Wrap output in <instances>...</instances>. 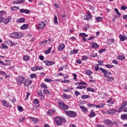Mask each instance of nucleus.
Segmentation results:
<instances>
[{
	"mask_svg": "<svg viewBox=\"0 0 127 127\" xmlns=\"http://www.w3.org/2000/svg\"><path fill=\"white\" fill-rule=\"evenodd\" d=\"M45 82H47L48 83H50V82H53V80L51 79V78H46L45 79Z\"/></svg>",
	"mask_w": 127,
	"mask_h": 127,
	"instance_id": "603ef678",
	"label": "nucleus"
},
{
	"mask_svg": "<svg viewBox=\"0 0 127 127\" xmlns=\"http://www.w3.org/2000/svg\"><path fill=\"white\" fill-rule=\"evenodd\" d=\"M17 22L19 23H23L25 22V19L24 18H19L17 20Z\"/></svg>",
	"mask_w": 127,
	"mask_h": 127,
	"instance_id": "b1692460",
	"label": "nucleus"
},
{
	"mask_svg": "<svg viewBox=\"0 0 127 127\" xmlns=\"http://www.w3.org/2000/svg\"><path fill=\"white\" fill-rule=\"evenodd\" d=\"M32 84V81L29 79H26L24 82V86L25 87H28L29 85H31Z\"/></svg>",
	"mask_w": 127,
	"mask_h": 127,
	"instance_id": "ddd939ff",
	"label": "nucleus"
},
{
	"mask_svg": "<svg viewBox=\"0 0 127 127\" xmlns=\"http://www.w3.org/2000/svg\"><path fill=\"white\" fill-rule=\"evenodd\" d=\"M1 47H2V48H4L5 49H7V48H8V47H7L6 45L4 44H1Z\"/></svg>",
	"mask_w": 127,
	"mask_h": 127,
	"instance_id": "13d9d810",
	"label": "nucleus"
},
{
	"mask_svg": "<svg viewBox=\"0 0 127 127\" xmlns=\"http://www.w3.org/2000/svg\"><path fill=\"white\" fill-rule=\"evenodd\" d=\"M27 26H28V25H27V24H24L21 27V29H22V30H24L25 29H26L27 28Z\"/></svg>",
	"mask_w": 127,
	"mask_h": 127,
	"instance_id": "473e14b6",
	"label": "nucleus"
},
{
	"mask_svg": "<svg viewBox=\"0 0 127 127\" xmlns=\"http://www.w3.org/2000/svg\"><path fill=\"white\" fill-rule=\"evenodd\" d=\"M78 85H85V86H87L88 85L86 82L84 81H81L80 82H77Z\"/></svg>",
	"mask_w": 127,
	"mask_h": 127,
	"instance_id": "09e8293b",
	"label": "nucleus"
},
{
	"mask_svg": "<svg viewBox=\"0 0 127 127\" xmlns=\"http://www.w3.org/2000/svg\"><path fill=\"white\" fill-rule=\"evenodd\" d=\"M6 14V12L4 10H1L0 11V17H2L3 15H5Z\"/></svg>",
	"mask_w": 127,
	"mask_h": 127,
	"instance_id": "c756f323",
	"label": "nucleus"
},
{
	"mask_svg": "<svg viewBox=\"0 0 127 127\" xmlns=\"http://www.w3.org/2000/svg\"><path fill=\"white\" fill-rule=\"evenodd\" d=\"M98 63L100 65V66H103V64H104L103 61H98Z\"/></svg>",
	"mask_w": 127,
	"mask_h": 127,
	"instance_id": "0e129e2a",
	"label": "nucleus"
},
{
	"mask_svg": "<svg viewBox=\"0 0 127 127\" xmlns=\"http://www.w3.org/2000/svg\"><path fill=\"white\" fill-rule=\"evenodd\" d=\"M127 105V101H124L123 103H122L121 106L119 107V111H118V113H121L122 111H123V109H125Z\"/></svg>",
	"mask_w": 127,
	"mask_h": 127,
	"instance_id": "1a4fd4ad",
	"label": "nucleus"
},
{
	"mask_svg": "<svg viewBox=\"0 0 127 127\" xmlns=\"http://www.w3.org/2000/svg\"><path fill=\"white\" fill-rule=\"evenodd\" d=\"M74 94L75 95V96H79V95H81V93H80V92H79V91H75L74 92Z\"/></svg>",
	"mask_w": 127,
	"mask_h": 127,
	"instance_id": "69168bd1",
	"label": "nucleus"
},
{
	"mask_svg": "<svg viewBox=\"0 0 127 127\" xmlns=\"http://www.w3.org/2000/svg\"><path fill=\"white\" fill-rule=\"evenodd\" d=\"M18 9H19V7L18 6H13L11 7L12 11H15V10H18Z\"/></svg>",
	"mask_w": 127,
	"mask_h": 127,
	"instance_id": "4c0bfd02",
	"label": "nucleus"
},
{
	"mask_svg": "<svg viewBox=\"0 0 127 127\" xmlns=\"http://www.w3.org/2000/svg\"><path fill=\"white\" fill-rule=\"evenodd\" d=\"M72 96L71 95H68L66 93H64L63 95V99H64V100H66L67 99H70Z\"/></svg>",
	"mask_w": 127,
	"mask_h": 127,
	"instance_id": "4be33fe9",
	"label": "nucleus"
},
{
	"mask_svg": "<svg viewBox=\"0 0 127 127\" xmlns=\"http://www.w3.org/2000/svg\"><path fill=\"white\" fill-rule=\"evenodd\" d=\"M11 20V17L10 16L8 17L7 18L4 19V20L3 21L4 24H7Z\"/></svg>",
	"mask_w": 127,
	"mask_h": 127,
	"instance_id": "6ab92c4d",
	"label": "nucleus"
},
{
	"mask_svg": "<svg viewBox=\"0 0 127 127\" xmlns=\"http://www.w3.org/2000/svg\"><path fill=\"white\" fill-rule=\"evenodd\" d=\"M33 104H34V105H38V104H39V100L37 99H34L33 101Z\"/></svg>",
	"mask_w": 127,
	"mask_h": 127,
	"instance_id": "37998d69",
	"label": "nucleus"
},
{
	"mask_svg": "<svg viewBox=\"0 0 127 127\" xmlns=\"http://www.w3.org/2000/svg\"><path fill=\"white\" fill-rule=\"evenodd\" d=\"M73 80L74 81H77V74L76 73H73Z\"/></svg>",
	"mask_w": 127,
	"mask_h": 127,
	"instance_id": "680f3d73",
	"label": "nucleus"
},
{
	"mask_svg": "<svg viewBox=\"0 0 127 127\" xmlns=\"http://www.w3.org/2000/svg\"><path fill=\"white\" fill-rule=\"evenodd\" d=\"M119 38L120 39L121 41H125V36H123V35H120Z\"/></svg>",
	"mask_w": 127,
	"mask_h": 127,
	"instance_id": "a18cd8bd",
	"label": "nucleus"
},
{
	"mask_svg": "<svg viewBox=\"0 0 127 127\" xmlns=\"http://www.w3.org/2000/svg\"><path fill=\"white\" fill-rule=\"evenodd\" d=\"M20 12L21 13H25L26 14H28V13H30V10L27 9L22 8L20 9Z\"/></svg>",
	"mask_w": 127,
	"mask_h": 127,
	"instance_id": "4468645a",
	"label": "nucleus"
},
{
	"mask_svg": "<svg viewBox=\"0 0 127 127\" xmlns=\"http://www.w3.org/2000/svg\"><path fill=\"white\" fill-rule=\"evenodd\" d=\"M31 70H32V71H37V66L31 67Z\"/></svg>",
	"mask_w": 127,
	"mask_h": 127,
	"instance_id": "4d7b16f0",
	"label": "nucleus"
},
{
	"mask_svg": "<svg viewBox=\"0 0 127 127\" xmlns=\"http://www.w3.org/2000/svg\"><path fill=\"white\" fill-rule=\"evenodd\" d=\"M118 59H119V60H124L126 59V57H125V56H119Z\"/></svg>",
	"mask_w": 127,
	"mask_h": 127,
	"instance_id": "58836bf2",
	"label": "nucleus"
},
{
	"mask_svg": "<svg viewBox=\"0 0 127 127\" xmlns=\"http://www.w3.org/2000/svg\"><path fill=\"white\" fill-rule=\"evenodd\" d=\"M100 70L101 72L103 74L104 77H108L112 74L111 72H108V70L105 69L102 67L100 68Z\"/></svg>",
	"mask_w": 127,
	"mask_h": 127,
	"instance_id": "0eeeda50",
	"label": "nucleus"
},
{
	"mask_svg": "<svg viewBox=\"0 0 127 127\" xmlns=\"http://www.w3.org/2000/svg\"><path fill=\"white\" fill-rule=\"evenodd\" d=\"M40 86L41 88H42L43 89H47V85L44 83H42V84H41Z\"/></svg>",
	"mask_w": 127,
	"mask_h": 127,
	"instance_id": "c9c22d12",
	"label": "nucleus"
},
{
	"mask_svg": "<svg viewBox=\"0 0 127 127\" xmlns=\"http://www.w3.org/2000/svg\"><path fill=\"white\" fill-rule=\"evenodd\" d=\"M122 120H127V114H124L121 116Z\"/></svg>",
	"mask_w": 127,
	"mask_h": 127,
	"instance_id": "c03bdc74",
	"label": "nucleus"
},
{
	"mask_svg": "<svg viewBox=\"0 0 127 127\" xmlns=\"http://www.w3.org/2000/svg\"><path fill=\"white\" fill-rule=\"evenodd\" d=\"M79 36H81V37L85 38V37H88V35L85 34V33H80L79 34Z\"/></svg>",
	"mask_w": 127,
	"mask_h": 127,
	"instance_id": "2f4dec72",
	"label": "nucleus"
},
{
	"mask_svg": "<svg viewBox=\"0 0 127 127\" xmlns=\"http://www.w3.org/2000/svg\"><path fill=\"white\" fill-rule=\"evenodd\" d=\"M45 26H46V21H43L40 22L37 27H38V30H42Z\"/></svg>",
	"mask_w": 127,
	"mask_h": 127,
	"instance_id": "423d86ee",
	"label": "nucleus"
},
{
	"mask_svg": "<svg viewBox=\"0 0 127 127\" xmlns=\"http://www.w3.org/2000/svg\"><path fill=\"white\" fill-rule=\"evenodd\" d=\"M65 49V44L64 43H61L58 47V50L59 51H63V49Z\"/></svg>",
	"mask_w": 127,
	"mask_h": 127,
	"instance_id": "f3484780",
	"label": "nucleus"
},
{
	"mask_svg": "<svg viewBox=\"0 0 127 127\" xmlns=\"http://www.w3.org/2000/svg\"><path fill=\"white\" fill-rule=\"evenodd\" d=\"M51 50H52V47H50L47 51H45V54H49L51 52Z\"/></svg>",
	"mask_w": 127,
	"mask_h": 127,
	"instance_id": "e433bc0d",
	"label": "nucleus"
},
{
	"mask_svg": "<svg viewBox=\"0 0 127 127\" xmlns=\"http://www.w3.org/2000/svg\"><path fill=\"white\" fill-rule=\"evenodd\" d=\"M6 44H7L8 45H9V46H15V45H17V42H12L11 41L9 40L7 41L6 42Z\"/></svg>",
	"mask_w": 127,
	"mask_h": 127,
	"instance_id": "2eb2a0df",
	"label": "nucleus"
},
{
	"mask_svg": "<svg viewBox=\"0 0 127 127\" xmlns=\"http://www.w3.org/2000/svg\"><path fill=\"white\" fill-rule=\"evenodd\" d=\"M1 103H2V105L4 106V107H7V108H11V107H12L11 105L9 104V103H7L6 101L5 100L1 101Z\"/></svg>",
	"mask_w": 127,
	"mask_h": 127,
	"instance_id": "f8f14e48",
	"label": "nucleus"
},
{
	"mask_svg": "<svg viewBox=\"0 0 127 127\" xmlns=\"http://www.w3.org/2000/svg\"><path fill=\"white\" fill-rule=\"evenodd\" d=\"M54 24H58V21H57V15L55 16L54 20Z\"/></svg>",
	"mask_w": 127,
	"mask_h": 127,
	"instance_id": "ea45409f",
	"label": "nucleus"
},
{
	"mask_svg": "<svg viewBox=\"0 0 127 127\" xmlns=\"http://www.w3.org/2000/svg\"><path fill=\"white\" fill-rule=\"evenodd\" d=\"M86 75H88V76H91V74H92V71H91V70H87L86 71Z\"/></svg>",
	"mask_w": 127,
	"mask_h": 127,
	"instance_id": "6e6d98bb",
	"label": "nucleus"
},
{
	"mask_svg": "<svg viewBox=\"0 0 127 127\" xmlns=\"http://www.w3.org/2000/svg\"><path fill=\"white\" fill-rule=\"evenodd\" d=\"M86 86L83 85H79L76 87V89H79L80 90H82V89H86Z\"/></svg>",
	"mask_w": 127,
	"mask_h": 127,
	"instance_id": "72a5a7b5",
	"label": "nucleus"
},
{
	"mask_svg": "<svg viewBox=\"0 0 127 127\" xmlns=\"http://www.w3.org/2000/svg\"><path fill=\"white\" fill-rule=\"evenodd\" d=\"M43 63H45L46 66H51V65H54V64H55V62L49 61L48 60L44 61Z\"/></svg>",
	"mask_w": 127,
	"mask_h": 127,
	"instance_id": "9b49d317",
	"label": "nucleus"
},
{
	"mask_svg": "<svg viewBox=\"0 0 127 127\" xmlns=\"http://www.w3.org/2000/svg\"><path fill=\"white\" fill-rule=\"evenodd\" d=\"M95 104H91V103H89V104H88V107H89V108H92V107H95Z\"/></svg>",
	"mask_w": 127,
	"mask_h": 127,
	"instance_id": "774afa93",
	"label": "nucleus"
},
{
	"mask_svg": "<svg viewBox=\"0 0 127 127\" xmlns=\"http://www.w3.org/2000/svg\"><path fill=\"white\" fill-rule=\"evenodd\" d=\"M87 91L88 92H92L93 93H95V89L92 88H87Z\"/></svg>",
	"mask_w": 127,
	"mask_h": 127,
	"instance_id": "79ce46f5",
	"label": "nucleus"
},
{
	"mask_svg": "<svg viewBox=\"0 0 127 127\" xmlns=\"http://www.w3.org/2000/svg\"><path fill=\"white\" fill-rule=\"evenodd\" d=\"M89 117L90 118V119L92 118H94V117H96V114L94 112V111L91 110L90 111V114L89 115Z\"/></svg>",
	"mask_w": 127,
	"mask_h": 127,
	"instance_id": "393cba45",
	"label": "nucleus"
},
{
	"mask_svg": "<svg viewBox=\"0 0 127 127\" xmlns=\"http://www.w3.org/2000/svg\"><path fill=\"white\" fill-rule=\"evenodd\" d=\"M25 80V77L23 76H19L16 78V81L18 84V85H21L23 84V82Z\"/></svg>",
	"mask_w": 127,
	"mask_h": 127,
	"instance_id": "39448f33",
	"label": "nucleus"
},
{
	"mask_svg": "<svg viewBox=\"0 0 127 127\" xmlns=\"http://www.w3.org/2000/svg\"><path fill=\"white\" fill-rule=\"evenodd\" d=\"M127 9V7L125 5H122L121 7V9H122V10H126V9Z\"/></svg>",
	"mask_w": 127,
	"mask_h": 127,
	"instance_id": "3c124183",
	"label": "nucleus"
},
{
	"mask_svg": "<svg viewBox=\"0 0 127 127\" xmlns=\"http://www.w3.org/2000/svg\"><path fill=\"white\" fill-rule=\"evenodd\" d=\"M105 51H106V49H102L100 50H99L98 52H99V54H102V53L105 52Z\"/></svg>",
	"mask_w": 127,
	"mask_h": 127,
	"instance_id": "bf43d9fd",
	"label": "nucleus"
},
{
	"mask_svg": "<svg viewBox=\"0 0 127 127\" xmlns=\"http://www.w3.org/2000/svg\"><path fill=\"white\" fill-rule=\"evenodd\" d=\"M23 59L24 61H28L30 59V57L27 55H24L23 56Z\"/></svg>",
	"mask_w": 127,
	"mask_h": 127,
	"instance_id": "c85d7f7f",
	"label": "nucleus"
},
{
	"mask_svg": "<svg viewBox=\"0 0 127 127\" xmlns=\"http://www.w3.org/2000/svg\"><path fill=\"white\" fill-rule=\"evenodd\" d=\"M38 96L39 97H41V100H43V99H45V97H44V95H43V93H42V91L41 90L38 91Z\"/></svg>",
	"mask_w": 127,
	"mask_h": 127,
	"instance_id": "412c9836",
	"label": "nucleus"
},
{
	"mask_svg": "<svg viewBox=\"0 0 127 127\" xmlns=\"http://www.w3.org/2000/svg\"><path fill=\"white\" fill-rule=\"evenodd\" d=\"M95 20L97 21V22H102V20H103V17H97L95 18Z\"/></svg>",
	"mask_w": 127,
	"mask_h": 127,
	"instance_id": "cd10ccee",
	"label": "nucleus"
},
{
	"mask_svg": "<svg viewBox=\"0 0 127 127\" xmlns=\"http://www.w3.org/2000/svg\"><path fill=\"white\" fill-rule=\"evenodd\" d=\"M113 98H111L109 100H108L107 101V103H108V104H111V105H114V103H115V101H113Z\"/></svg>",
	"mask_w": 127,
	"mask_h": 127,
	"instance_id": "7c9ffc66",
	"label": "nucleus"
},
{
	"mask_svg": "<svg viewBox=\"0 0 127 127\" xmlns=\"http://www.w3.org/2000/svg\"><path fill=\"white\" fill-rule=\"evenodd\" d=\"M90 98V96H88L87 95H83L81 96V99H89Z\"/></svg>",
	"mask_w": 127,
	"mask_h": 127,
	"instance_id": "a19ab883",
	"label": "nucleus"
},
{
	"mask_svg": "<svg viewBox=\"0 0 127 127\" xmlns=\"http://www.w3.org/2000/svg\"><path fill=\"white\" fill-rule=\"evenodd\" d=\"M0 74H1V76H3L6 75V73H5V72H3V71H0Z\"/></svg>",
	"mask_w": 127,
	"mask_h": 127,
	"instance_id": "052dcab7",
	"label": "nucleus"
},
{
	"mask_svg": "<svg viewBox=\"0 0 127 127\" xmlns=\"http://www.w3.org/2000/svg\"><path fill=\"white\" fill-rule=\"evenodd\" d=\"M29 96H30V93L29 92L27 93V95L26 96V98L25 100H28V98L29 97Z\"/></svg>",
	"mask_w": 127,
	"mask_h": 127,
	"instance_id": "e2e57ef3",
	"label": "nucleus"
},
{
	"mask_svg": "<svg viewBox=\"0 0 127 127\" xmlns=\"http://www.w3.org/2000/svg\"><path fill=\"white\" fill-rule=\"evenodd\" d=\"M92 44V48L93 49H98L99 47H100V46L97 44L96 42H91Z\"/></svg>",
	"mask_w": 127,
	"mask_h": 127,
	"instance_id": "dca6fc26",
	"label": "nucleus"
},
{
	"mask_svg": "<svg viewBox=\"0 0 127 127\" xmlns=\"http://www.w3.org/2000/svg\"><path fill=\"white\" fill-rule=\"evenodd\" d=\"M50 39H49L48 40H45L42 41V42L40 43L41 45H46V43H50Z\"/></svg>",
	"mask_w": 127,
	"mask_h": 127,
	"instance_id": "5701e85b",
	"label": "nucleus"
},
{
	"mask_svg": "<svg viewBox=\"0 0 127 127\" xmlns=\"http://www.w3.org/2000/svg\"><path fill=\"white\" fill-rule=\"evenodd\" d=\"M29 118L31 119V120H32L34 124H37V123H38V119H37V118H33L31 117H30Z\"/></svg>",
	"mask_w": 127,
	"mask_h": 127,
	"instance_id": "bb28decb",
	"label": "nucleus"
},
{
	"mask_svg": "<svg viewBox=\"0 0 127 127\" xmlns=\"http://www.w3.org/2000/svg\"><path fill=\"white\" fill-rule=\"evenodd\" d=\"M90 18H92V14L88 11L84 16L83 19H84V20H88V19H90Z\"/></svg>",
	"mask_w": 127,
	"mask_h": 127,
	"instance_id": "9d476101",
	"label": "nucleus"
},
{
	"mask_svg": "<svg viewBox=\"0 0 127 127\" xmlns=\"http://www.w3.org/2000/svg\"><path fill=\"white\" fill-rule=\"evenodd\" d=\"M18 110L19 112H23V108L22 106H18Z\"/></svg>",
	"mask_w": 127,
	"mask_h": 127,
	"instance_id": "5fc2aeb1",
	"label": "nucleus"
},
{
	"mask_svg": "<svg viewBox=\"0 0 127 127\" xmlns=\"http://www.w3.org/2000/svg\"><path fill=\"white\" fill-rule=\"evenodd\" d=\"M115 11H116V13H117L118 15H119V17L121 16V14L120 12H119V10L117 9V8H114Z\"/></svg>",
	"mask_w": 127,
	"mask_h": 127,
	"instance_id": "864d4df0",
	"label": "nucleus"
},
{
	"mask_svg": "<svg viewBox=\"0 0 127 127\" xmlns=\"http://www.w3.org/2000/svg\"><path fill=\"white\" fill-rule=\"evenodd\" d=\"M54 120L57 126H62L63 123H66V119L61 117H55Z\"/></svg>",
	"mask_w": 127,
	"mask_h": 127,
	"instance_id": "f257e3e1",
	"label": "nucleus"
},
{
	"mask_svg": "<svg viewBox=\"0 0 127 127\" xmlns=\"http://www.w3.org/2000/svg\"><path fill=\"white\" fill-rule=\"evenodd\" d=\"M104 106H105V104L101 103L100 105H97L95 106L96 107V108L100 109V108H104Z\"/></svg>",
	"mask_w": 127,
	"mask_h": 127,
	"instance_id": "f704fd0d",
	"label": "nucleus"
},
{
	"mask_svg": "<svg viewBox=\"0 0 127 127\" xmlns=\"http://www.w3.org/2000/svg\"><path fill=\"white\" fill-rule=\"evenodd\" d=\"M10 37H13L14 38H17L18 39L19 38H21L22 36H23V34L20 32H14L12 33L10 35Z\"/></svg>",
	"mask_w": 127,
	"mask_h": 127,
	"instance_id": "20e7f679",
	"label": "nucleus"
},
{
	"mask_svg": "<svg viewBox=\"0 0 127 127\" xmlns=\"http://www.w3.org/2000/svg\"><path fill=\"white\" fill-rule=\"evenodd\" d=\"M103 123L105 126H114L115 123L111 120H109L108 119H105L104 120Z\"/></svg>",
	"mask_w": 127,
	"mask_h": 127,
	"instance_id": "6e6552de",
	"label": "nucleus"
},
{
	"mask_svg": "<svg viewBox=\"0 0 127 127\" xmlns=\"http://www.w3.org/2000/svg\"><path fill=\"white\" fill-rule=\"evenodd\" d=\"M105 67H106V68H114V67H115V65H111V64H106L105 65Z\"/></svg>",
	"mask_w": 127,
	"mask_h": 127,
	"instance_id": "49530a36",
	"label": "nucleus"
},
{
	"mask_svg": "<svg viewBox=\"0 0 127 127\" xmlns=\"http://www.w3.org/2000/svg\"><path fill=\"white\" fill-rule=\"evenodd\" d=\"M65 114L68 118H76L77 117V113L73 111H65Z\"/></svg>",
	"mask_w": 127,
	"mask_h": 127,
	"instance_id": "7ed1b4c3",
	"label": "nucleus"
},
{
	"mask_svg": "<svg viewBox=\"0 0 127 127\" xmlns=\"http://www.w3.org/2000/svg\"><path fill=\"white\" fill-rule=\"evenodd\" d=\"M30 77L31 79H34V78H36V74L32 73L30 75Z\"/></svg>",
	"mask_w": 127,
	"mask_h": 127,
	"instance_id": "8fccbe9b",
	"label": "nucleus"
},
{
	"mask_svg": "<svg viewBox=\"0 0 127 127\" xmlns=\"http://www.w3.org/2000/svg\"><path fill=\"white\" fill-rule=\"evenodd\" d=\"M117 112V113L118 112L117 110L111 109L108 111V114H109V115H115V113Z\"/></svg>",
	"mask_w": 127,
	"mask_h": 127,
	"instance_id": "a211bd4d",
	"label": "nucleus"
},
{
	"mask_svg": "<svg viewBox=\"0 0 127 127\" xmlns=\"http://www.w3.org/2000/svg\"><path fill=\"white\" fill-rule=\"evenodd\" d=\"M44 94H46L47 95H49L50 94V92H49V90L47 89H45L43 90Z\"/></svg>",
	"mask_w": 127,
	"mask_h": 127,
	"instance_id": "de8ad7c7",
	"label": "nucleus"
},
{
	"mask_svg": "<svg viewBox=\"0 0 127 127\" xmlns=\"http://www.w3.org/2000/svg\"><path fill=\"white\" fill-rule=\"evenodd\" d=\"M25 119V118L24 117H22L19 120V123H22V122H23L24 120Z\"/></svg>",
	"mask_w": 127,
	"mask_h": 127,
	"instance_id": "338daca9",
	"label": "nucleus"
},
{
	"mask_svg": "<svg viewBox=\"0 0 127 127\" xmlns=\"http://www.w3.org/2000/svg\"><path fill=\"white\" fill-rule=\"evenodd\" d=\"M106 78L107 82H109V83H111L114 81V77L112 76H108V77H104Z\"/></svg>",
	"mask_w": 127,
	"mask_h": 127,
	"instance_id": "aec40b11",
	"label": "nucleus"
},
{
	"mask_svg": "<svg viewBox=\"0 0 127 127\" xmlns=\"http://www.w3.org/2000/svg\"><path fill=\"white\" fill-rule=\"evenodd\" d=\"M80 108L81 109L82 112H84V113H87L88 112V109L84 106H80Z\"/></svg>",
	"mask_w": 127,
	"mask_h": 127,
	"instance_id": "a878e982",
	"label": "nucleus"
},
{
	"mask_svg": "<svg viewBox=\"0 0 127 127\" xmlns=\"http://www.w3.org/2000/svg\"><path fill=\"white\" fill-rule=\"evenodd\" d=\"M58 105L59 107L61 108V110H62L64 112V113H65V112H67L66 110H69V106H68V105H65V103H64V102L62 101H59L58 103Z\"/></svg>",
	"mask_w": 127,
	"mask_h": 127,
	"instance_id": "f03ea898",
	"label": "nucleus"
}]
</instances>
